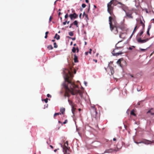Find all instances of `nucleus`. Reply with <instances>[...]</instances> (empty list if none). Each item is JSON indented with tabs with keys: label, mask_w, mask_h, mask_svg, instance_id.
I'll use <instances>...</instances> for the list:
<instances>
[{
	"label": "nucleus",
	"mask_w": 154,
	"mask_h": 154,
	"mask_svg": "<svg viewBox=\"0 0 154 154\" xmlns=\"http://www.w3.org/2000/svg\"><path fill=\"white\" fill-rule=\"evenodd\" d=\"M125 12L127 17H128V18L131 19H132L133 18V17L132 15V14H133L132 11H125Z\"/></svg>",
	"instance_id": "9d476101"
},
{
	"label": "nucleus",
	"mask_w": 154,
	"mask_h": 154,
	"mask_svg": "<svg viewBox=\"0 0 154 154\" xmlns=\"http://www.w3.org/2000/svg\"><path fill=\"white\" fill-rule=\"evenodd\" d=\"M109 67L110 70L111 71V74L112 75H113V74L114 73V70L113 69V68L112 67H110V66H109Z\"/></svg>",
	"instance_id": "a211bd4d"
},
{
	"label": "nucleus",
	"mask_w": 154,
	"mask_h": 154,
	"mask_svg": "<svg viewBox=\"0 0 154 154\" xmlns=\"http://www.w3.org/2000/svg\"><path fill=\"white\" fill-rule=\"evenodd\" d=\"M61 14V13L60 12H59V13H58V15H59V16H60V14Z\"/></svg>",
	"instance_id": "e2e57ef3"
},
{
	"label": "nucleus",
	"mask_w": 154,
	"mask_h": 154,
	"mask_svg": "<svg viewBox=\"0 0 154 154\" xmlns=\"http://www.w3.org/2000/svg\"><path fill=\"white\" fill-rule=\"evenodd\" d=\"M92 51V50L91 49H90L89 53L90 54H91Z\"/></svg>",
	"instance_id": "49530a36"
},
{
	"label": "nucleus",
	"mask_w": 154,
	"mask_h": 154,
	"mask_svg": "<svg viewBox=\"0 0 154 154\" xmlns=\"http://www.w3.org/2000/svg\"><path fill=\"white\" fill-rule=\"evenodd\" d=\"M72 23L73 25H75L76 27H79L78 22L77 20H75Z\"/></svg>",
	"instance_id": "6ab92c4d"
},
{
	"label": "nucleus",
	"mask_w": 154,
	"mask_h": 154,
	"mask_svg": "<svg viewBox=\"0 0 154 154\" xmlns=\"http://www.w3.org/2000/svg\"><path fill=\"white\" fill-rule=\"evenodd\" d=\"M149 39V38H147L145 39L142 40L141 39V38H138L137 39V41L138 43L142 44L148 41Z\"/></svg>",
	"instance_id": "9b49d317"
},
{
	"label": "nucleus",
	"mask_w": 154,
	"mask_h": 154,
	"mask_svg": "<svg viewBox=\"0 0 154 154\" xmlns=\"http://www.w3.org/2000/svg\"><path fill=\"white\" fill-rule=\"evenodd\" d=\"M82 6L83 8H85L86 6V5L85 4H82Z\"/></svg>",
	"instance_id": "72a5a7b5"
},
{
	"label": "nucleus",
	"mask_w": 154,
	"mask_h": 154,
	"mask_svg": "<svg viewBox=\"0 0 154 154\" xmlns=\"http://www.w3.org/2000/svg\"><path fill=\"white\" fill-rule=\"evenodd\" d=\"M140 23L142 25L144 24L141 20H140Z\"/></svg>",
	"instance_id": "58836bf2"
},
{
	"label": "nucleus",
	"mask_w": 154,
	"mask_h": 154,
	"mask_svg": "<svg viewBox=\"0 0 154 154\" xmlns=\"http://www.w3.org/2000/svg\"><path fill=\"white\" fill-rule=\"evenodd\" d=\"M130 114L131 115H133L134 116H136V114H135L134 113V110H132L131 111V113H130Z\"/></svg>",
	"instance_id": "bb28decb"
},
{
	"label": "nucleus",
	"mask_w": 154,
	"mask_h": 154,
	"mask_svg": "<svg viewBox=\"0 0 154 154\" xmlns=\"http://www.w3.org/2000/svg\"><path fill=\"white\" fill-rule=\"evenodd\" d=\"M68 101L69 104L71 106H72L74 105H75V104H74L73 103L72 101L70 100L69 99L68 100Z\"/></svg>",
	"instance_id": "aec40b11"
},
{
	"label": "nucleus",
	"mask_w": 154,
	"mask_h": 154,
	"mask_svg": "<svg viewBox=\"0 0 154 154\" xmlns=\"http://www.w3.org/2000/svg\"><path fill=\"white\" fill-rule=\"evenodd\" d=\"M48 33H49L48 32H46L45 33V38H47V37H48L47 35L48 34Z\"/></svg>",
	"instance_id": "7c9ffc66"
},
{
	"label": "nucleus",
	"mask_w": 154,
	"mask_h": 154,
	"mask_svg": "<svg viewBox=\"0 0 154 154\" xmlns=\"http://www.w3.org/2000/svg\"><path fill=\"white\" fill-rule=\"evenodd\" d=\"M63 77L65 82L63 83V86L65 89L64 96L69 97L71 93L73 95L79 94L81 97H82V92L79 90L76 89L77 86L72 82L73 78L70 71L68 69H65L63 70Z\"/></svg>",
	"instance_id": "f257e3e1"
},
{
	"label": "nucleus",
	"mask_w": 154,
	"mask_h": 154,
	"mask_svg": "<svg viewBox=\"0 0 154 154\" xmlns=\"http://www.w3.org/2000/svg\"><path fill=\"white\" fill-rule=\"evenodd\" d=\"M77 52H79V49L78 47L77 48Z\"/></svg>",
	"instance_id": "052dcab7"
},
{
	"label": "nucleus",
	"mask_w": 154,
	"mask_h": 154,
	"mask_svg": "<svg viewBox=\"0 0 154 154\" xmlns=\"http://www.w3.org/2000/svg\"><path fill=\"white\" fill-rule=\"evenodd\" d=\"M116 138H114L113 139V141H116Z\"/></svg>",
	"instance_id": "bf43d9fd"
},
{
	"label": "nucleus",
	"mask_w": 154,
	"mask_h": 154,
	"mask_svg": "<svg viewBox=\"0 0 154 154\" xmlns=\"http://www.w3.org/2000/svg\"><path fill=\"white\" fill-rule=\"evenodd\" d=\"M151 28V25H149L148 26V28L147 30V35H148L149 36H150L149 31L150 29Z\"/></svg>",
	"instance_id": "dca6fc26"
},
{
	"label": "nucleus",
	"mask_w": 154,
	"mask_h": 154,
	"mask_svg": "<svg viewBox=\"0 0 154 154\" xmlns=\"http://www.w3.org/2000/svg\"><path fill=\"white\" fill-rule=\"evenodd\" d=\"M118 150V148L116 146L114 148H110L109 149H106L104 153H112L114 151H117Z\"/></svg>",
	"instance_id": "6e6552de"
},
{
	"label": "nucleus",
	"mask_w": 154,
	"mask_h": 154,
	"mask_svg": "<svg viewBox=\"0 0 154 154\" xmlns=\"http://www.w3.org/2000/svg\"><path fill=\"white\" fill-rule=\"evenodd\" d=\"M66 22H67V21H66L65 22H63V25H66Z\"/></svg>",
	"instance_id": "a19ab883"
},
{
	"label": "nucleus",
	"mask_w": 154,
	"mask_h": 154,
	"mask_svg": "<svg viewBox=\"0 0 154 154\" xmlns=\"http://www.w3.org/2000/svg\"><path fill=\"white\" fill-rule=\"evenodd\" d=\"M84 83L85 84V86H86L87 83L86 82H84Z\"/></svg>",
	"instance_id": "8fccbe9b"
},
{
	"label": "nucleus",
	"mask_w": 154,
	"mask_h": 154,
	"mask_svg": "<svg viewBox=\"0 0 154 154\" xmlns=\"http://www.w3.org/2000/svg\"><path fill=\"white\" fill-rule=\"evenodd\" d=\"M76 72L75 70L74 71V73H75H75H76Z\"/></svg>",
	"instance_id": "338daca9"
},
{
	"label": "nucleus",
	"mask_w": 154,
	"mask_h": 154,
	"mask_svg": "<svg viewBox=\"0 0 154 154\" xmlns=\"http://www.w3.org/2000/svg\"><path fill=\"white\" fill-rule=\"evenodd\" d=\"M69 38H71L72 39V40H75V38H70V37H69Z\"/></svg>",
	"instance_id": "a18cd8bd"
},
{
	"label": "nucleus",
	"mask_w": 154,
	"mask_h": 154,
	"mask_svg": "<svg viewBox=\"0 0 154 154\" xmlns=\"http://www.w3.org/2000/svg\"><path fill=\"white\" fill-rule=\"evenodd\" d=\"M55 41V40L54 39H53L52 40V42H54Z\"/></svg>",
	"instance_id": "0e129e2a"
},
{
	"label": "nucleus",
	"mask_w": 154,
	"mask_h": 154,
	"mask_svg": "<svg viewBox=\"0 0 154 154\" xmlns=\"http://www.w3.org/2000/svg\"><path fill=\"white\" fill-rule=\"evenodd\" d=\"M119 37L120 38L124 39L125 37V34L124 33H123L122 32H119Z\"/></svg>",
	"instance_id": "4468645a"
},
{
	"label": "nucleus",
	"mask_w": 154,
	"mask_h": 154,
	"mask_svg": "<svg viewBox=\"0 0 154 154\" xmlns=\"http://www.w3.org/2000/svg\"><path fill=\"white\" fill-rule=\"evenodd\" d=\"M150 112H151V110H149L148 111V112H147V113H150Z\"/></svg>",
	"instance_id": "4d7b16f0"
},
{
	"label": "nucleus",
	"mask_w": 154,
	"mask_h": 154,
	"mask_svg": "<svg viewBox=\"0 0 154 154\" xmlns=\"http://www.w3.org/2000/svg\"><path fill=\"white\" fill-rule=\"evenodd\" d=\"M90 9V4L89 3V4L88 8V12L89 11Z\"/></svg>",
	"instance_id": "37998d69"
},
{
	"label": "nucleus",
	"mask_w": 154,
	"mask_h": 154,
	"mask_svg": "<svg viewBox=\"0 0 154 154\" xmlns=\"http://www.w3.org/2000/svg\"><path fill=\"white\" fill-rule=\"evenodd\" d=\"M85 2H86V3H88L89 1H88V0H85Z\"/></svg>",
	"instance_id": "864d4df0"
},
{
	"label": "nucleus",
	"mask_w": 154,
	"mask_h": 154,
	"mask_svg": "<svg viewBox=\"0 0 154 154\" xmlns=\"http://www.w3.org/2000/svg\"><path fill=\"white\" fill-rule=\"evenodd\" d=\"M69 35L71 36H73V33L72 32V31H71V32H69Z\"/></svg>",
	"instance_id": "c85d7f7f"
},
{
	"label": "nucleus",
	"mask_w": 154,
	"mask_h": 154,
	"mask_svg": "<svg viewBox=\"0 0 154 154\" xmlns=\"http://www.w3.org/2000/svg\"><path fill=\"white\" fill-rule=\"evenodd\" d=\"M60 111L61 112V114H63L65 111V109L64 108H61L60 109Z\"/></svg>",
	"instance_id": "4be33fe9"
},
{
	"label": "nucleus",
	"mask_w": 154,
	"mask_h": 154,
	"mask_svg": "<svg viewBox=\"0 0 154 154\" xmlns=\"http://www.w3.org/2000/svg\"><path fill=\"white\" fill-rule=\"evenodd\" d=\"M69 17L70 19L72 20L73 19H75L78 17V15L76 14L75 13L73 14H70L69 15Z\"/></svg>",
	"instance_id": "ddd939ff"
},
{
	"label": "nucleus",
	"mask_w": 154,
	"mask_h": 154,
	"mask_svg": "<svg viewBox=\"0 0 154 154\" xmlns=\"http://www.w3.org/2000/svg\"><path fill=\"white\" fill-rule=\"evenodd\" d=\"M117 4V1L116 0H111L107 5V11L108 12L112 15L111 17L115 18V17L113 14V11L114 7Z\"/></svg>",
	"instance_id": "7ed1b4c3"
},
{
	"label": "nucleus",
	"mask_w": 154,
	"mask_h": 154,
	"mask_svg": "<svg viewBox=\"0 0 154 154\" xmlns=\"http://www.w3.org/2000/svg\"><path fill=\"white\" fill-rule=\"evenodd\" d=\"M75 105H74L72 106V111L73 114V116H75V111L76 109V108H75Z\"/></svg>",
	"instance_id": "2eb2a0df"
},
{
	"label": "nucleus",
	"mask_w": 154,
	"mask_h": 154,
	"mask_svg": "<svg viewBox=\"0 0 154 154\" xmlns=\"http://www.w3.org/2000/svg\"><path fill=\"white\" fill-rule=\"evenodd\" d=\"M142 26H143V28H144V27H145V24H143L142 25Z\"/></svg>",
	"instance_id": "6e6d98bb"
},
{
	"label": "nucleus",
	"mask_w": 154,
	"mask_h": 154,
	"mask_svg": "<svg viewBox=\"0 0 154 154\" xmlns=\"http://www.w3.org/2000/svg\"><path fill=\"white\" fill-rule=\"evenodd\" d=\"M69 21H67L66 23H67V24H69Z\"/></svg>",
	"instance_id": "680f3d73"
},
{
	"label": "nucleus",
	"mask_w": 154,
	"mask_h": 154,
	"mask_svg": "<svg viewBox=\"0 0 154 154\" xmlns=\"http://www.w3.org/2000/svg\"><path fill=\"white\" fill-rule=\"evenodd\" d=\"M47 48L49 50H51L53 49V47L51 45H48L47 47Z\"/></svg>",
	"instance_id": "a878e982"
},
{
	"label": "nucleus",
	"mask_w": 154,
	"mask_h": 154,
	"mask_svg": "<svg viewBox=\"0 0 154 154\" xmlns=\"http://www.w3.org/2000/svg\"><path fill=\"white\" fill-rule=\"evenodd\" d=\"M91 112L92 120L97 121L99 116L97 115V113L96 111V109L94 106H91Z\"/></svg>",
	"instance_id": "20e7f679"
},
{
	"label": "nucleus",
	"mask_w": 154,
	"mask_h": 154,
	"mask_svg": "<svg viewBox=\"0 0 154 154\" xmlns=\"http://www.w3.org/2000/svg\"><path fill=\"white\" fill-rule=\"evenodd\" d=\"M54 47L55 48H57V45L56 43L55 42L54 43Z\"/></svg>",
	"instance_id": "473e14b6"
},
{
	"label": "nucleus",
	"mask_w": 154,
	"mask_h": 154,
	"mask_svg": "<svg viewBox=\"0 0 154 154\" xmlns=\"http://www.w3.org/2000/svg\"><path fill=\"white\" fill-rule=\"evenodd\" d=\"M47 96L48 97H51V96L49 94H47Z\"/></svg>",
	"instance_id": "4c0bfd02"
},
{
	"label": "nucleus",
	"mask_w": 154,
	"mask_h": 154,
	"mask_svg": "<svg viewBox=\"0 0 154 154\" xmlns=\"http://www.w3.org/2000/svg\"><path fill=\"white\" fill-rule=\"evenodd\" d=\"M64 17L65 18H67L68 17V14H67L65 15Z\"/></svg>",
	"instance_id": "c9c22d12"
},
{
	"label": "nucleus",
	"mask_w": 154,
	"mask_h": 154,
	"mask_svg": "<svg viewBox=\"0 0 154 154\" xmlns=\"http://www.w3.org/2000/svg\"><path fill=\"white\" fill-rule=\"evenodd\" d=\"M87 14H85V12H84L83 14V17H85V15H86Z\"/></svg>",
	"instance_id": "c03bdc74"
},
{
	"label": "nucleus",
	"mask_w": 154,
	"mask_h": 154,
	"mask_svg": "<svg viewBox=\"0 0 154 154\" xmlns=\"http://www.w3.org/2000/svg\"><path fill=\"white\" fill-rule=\"evenodd\" d=\"M118 27L119 28V30L121 32L122 31L126 30L127 29V28L126 26L124 24H122L119 25L118 24Z\"/></svg>",
	"instance_id": "1a4fd4ad"
},
{
	"label": "nucleus",
	"mask_w": 154,
	"mask_h": 154,
	"mask_svg": "<svg viewBox=\"0 0 154 154\" xmlns=\"http://www.w3.org/2000/svg\"><path fill=\"white\" fill-rule=\"evenodd\" d=\"M73 45H74V46H75L76 45V44H74Z\"/></svg>",
	"instance_id": "774afa93"
},
{
	"label": "nucleus",
	"mask_w": 154,
	"mask_h": 154,
	"mask_svg": "<svg viewBox=\"0 0 154 154\" xmlns=\"http://www.w3.org/2000/svg\"><path fill=\"white\" fill-rule=\"evenodd\" d=\"M109 21L110 29L111 32L115 34H117L118 32H121V31L119 30L118 24L115 18L109 16Z\"/></svg>",
	"instance_id": "f03ea898"
},
{
	"label": "nucleus",
	"mask_w": 154,
	"mask_h": 154,
	"mask_svg": "<svg viewBox=\"0 0 154 154\" xmlns=\"http://www.w3.org/2000/svg\"><path fill=\"white\" fill-rule=\"evenodd\" d=\"M140 50L141 51H144L146 50V49H143V48H140Z\"/></svg>",
	"instance_id": "79ce46f5"
},
{
	"label": "nucleus",
	"mask_w": 154,
	"mask_h": 154,
	"mask_svg": "<svg viewBox=\"0 0 154 154\" xmlns=\"http://www.w3.org/2000/svg\"><path fill=\"white\" fill-rule=\"evenodd\" d=\"M50 147L52 148V149H53V146H51V145H50Z\"/></svg>",
	"instance_id": "13d9d810"
},
{
	"label": "nucleus",
	"mask_w": 154,
	"mask_h": 154,
	"mask_svg": "<svg viewBox=\"0 0 154 154\" xmlns=\"http://www.w3.org/2000/svg\"><path fill=\"white\" fill-rule=\"evenodd\" d=\"M67 122V120H65V121L63 122V124H65Z\"/></svg>",
	"instance_id": "e433bc0d"
},
{
	"label": "nucleus",
	"mask_w": 154,
	"mask_h": 154,
	"mask_svg": "<svg viewBox=\"0 0 154 154\" xmlns=\"http://www.w3.org/2000/svg\"><path fill=\"white\" fill-rule=\"evenodd\" d=\"M74 62L75 63H77L78 62V57L76 56L75 54H74Z\"/></svg>",
	"instance_id": "f3484780"
},
{
	"label": "nucleus",
	"mask_w": 154,
	"mask_h": 154,
	"mask_svg": "<svg viewBox=\"0 0 154 154\" xmlns=\"http://www.w3.org/2000/svg\"><path fill=\"white\" fill-rule=\"evenodd\" d=\"M119 42H118L116 44L115 46V48L114 49L112 52V53L113 56H117L122 54L121 51H119V52H116V51L117 50H121L123 48V46H120L119 45Z\"/></svg>",
	"instance_id": "39448f33"
},
{
	"label": "nucleus",
	"mask_w": 154,
	"mask_h": 154,
	"mask_svg": "<svg viewBox=\"0 0 154 154\" xmlns=\"http://www.w3.org/2000/svg\"><path fill=\"white\" fill-rule=\"evenodd\" d=\"M121 59H119L117 61V63L118 64H119L120 66H122L121 65Z\"/></svg>",
	"instance_id": "cd10ccee"
},
{
	"label": "nucleus",
	"mask_w": 154,
	"mask_h": 154,
	"mask_svg": "<svg viewBox=\"0 0 154 154\" xmlns=\"http://www.w3.org/2000/svg\"><path fill=\"white\" fill-rule=\"evenodd\" d=\"M144 31L143 30H141L138 34L139 36H140L143 33Z\"/></svg>",
	"instance_id": "5701e85b"
},
{
	"label": "nucleus",
	"mask_w": 154,
	"mask_h": 154,
	"mask_svg": "<svg viewBox=\"0 0 154 154\" xmlns=\"http://www.w3.org/2000/svg\"><path fill=\"white\" fill-rule=\"evenodd\" d=\"M94 7L95 8H97V7H96V6L95 5H94Z\"/></svg>",
	"instance_id": "69168bd1"
},
{
	"label": "nucleus",
	"mask_w": 154,
	"mask_h": 154,
	"mask_svg": "<svg viewBox=\"0 0 154 154\" xmlns=\"http://www.w3.org/2000/svg\"><path fill=\"white\" fill-rule=\"evenodd\" d=\"M137 25H136L135 27L134 28V31H133V32L132 34V35H131V37L132 36V35H133V34H134V33L136 31V29H137Z\"/></svg>",
	"instance_id": "b1692460"
},
{
	"label": "nucleus",
	"mask_w": 154,
	"mask_h": 154,
	"mask_svg": "<svg viewBox=\"0 0 154 154\" xmlns=\"http://www.w3.org/2000/svg\"><path fill=\"white\" fill-rule=\"evenodd\" d=\"M52 18V17L51 16L50 17V18H49V21H50V22L51 21Z\"/></svg>",
	"instance_id": "de8ad7c7"
},
{
	"label": "nucleus",
	"mask_w": 154,
	"mask_h": 154,
	"mask_svg": "<svg viewBox=\"0 0 154 154\" xmlns=\"http://www.w3.org/2000/svg\"><path fill=\"white\" fill-rule=\"evenodd\" d=\"M68 146V142L66 141L64 143L63 147V152L64 154H69L70 151L69 148L67 147Z\"/></svg>",
	"instance_id": "423d86ee"
},
{
	"label": "nucleus",
	"mask_w": 154,
	"mask_h": 154,
	"mask_svg": "<svg viewBox=\"0 0 154 154\" xmlns=\"http://www.w3.org/2000/svg\"><path fill=\"white\" fill-rule=\"evenodd\" d=\"M60 35H58L57 33L56 34L55 36L54 37V38H56L57 40H59L60 39Z\"/></svg>",
	"instance_id": "412c9836"
},
{
	"label": "nucleus",
	"mask_w": 154,
	"mask_h": 154,
	"mask_svg": "<svg viewBox=\"0 0 154 154\" xmlns=\"http://www.w3.org/2000/svg\"><path fill=\"white\" fill-rule=\"evenodd\" d=\"M88 52H85V54L86 55H88Z\"/></svg>",
	"instance_id": "09e8293b"
},
{
	"label": "nucleus",
	"mask_w": 154,
	"mask_h": 154,
	"mask_svg": "<svg viewBox=\"0 0 154 154\" xmlns=\"http://www.w3.org/2000/svg\"><path fill=\"white\" fill-rule=\"evenodd\" d=\"M76 49L75 47H73L72 49V51L73 53H75L76 51Z\"/></svg>",
	"instance_id": "c756f323"
},
{
	"label": "nucleus",
	"mask_w": 154,
	"mask_h": 154,
	"mask_svg": "<svg viewBox=\"0 0 154 154\" xmlns=\"http://www.w3.org/2000/svg\"><path fill=\"white\" fill-rule=\"evenodd\" d=\"M73 25V23H72L70 24V26H69V28H70L72 27V26Z\"/></svg>",
	"instance_id": "ea45409f"
},
{
	"label": "nucleus",
	"mask_w": 154,
	"mask_h": 154,
	"mask_svg": "<svg viewBox=\"0 0 154 154\" xmlns=\"http://www.w3.org/2000/svg\"><path fill=\"white\" fill-rule=\"evenodd\" d=\"M117 4L120 5V6H119V7L121 8L125 11V10L127 9V7L125 5L122 4L121 2H118Z\"/></svg>",
	"instance_id": "f8f14e48"
},
{
	"label": "nucleus",
	"mask_w": 154,
	"mask_h": 154,
	"mask_svg": "<svg viewBox=\"0 0 154 154\" xmlns=\"http://www.w3.org/2000/svg\"><path fill=\"white\" fill-rule=\"evenodd\" d=\"M94 60V61H95V62L96 63H97V60H96L94 59V60Z\"/></svg>",
	"instance_id": "5fc2aeb1"
},
{
	"label": "nucleus",
	"mask_w": 154,
	"mask_h": 154,
	"mask_svg": "<svg viewBox=\"0 0 154 154\" xmlns=\"http://www.w3.org/2000/svg\"><path fill=\"white\" fill-rule=\"evenodd\" d=\"M85 17V18L86 20H88V15L87 14H86V15H85V17Z\"/></svg>",
	"instance_id": "2f4dec72"
},
{
	"label": "nucleus",
	"mask_w": 154,
	"mask_h": 154,
	"mask_svg": "<svg viewBox=\"0 0 154 154\" xmlns=\"http://www.w3.org/2000/svg\"><path fill=\"white\" fill-rule=\"evenodd\" d=\"M48 99L47 98H46V99H45L44 100L46 103H47L48 102Z\"/></svg>",
	"instance_id": "f704fd0d"
},
{
	"label": "nucleus",
	"mask_w": 154,
	"mask_h": 154,
	"mask_svg": "<svg viewBox=\"0 0 154 154\" xmlns=\"http://www.w3.org/2000/svg\"><path fill=\"white\" fill-rule=\"evenodd\" d=\"M58 149H55L54 150V151L55 152H56L57 151V150H58Z\"/></svg>",
	"instance_id": "3c124183"
},
{
	"label": "nucleus",
	"mask_w": 154,
	"mask_h": 154,
	"mask_svg": "<svg viewBox=\"0 0 154 154\" xmlns=\"http://www.w3.org/2000/svg\"><path fill=\"white\" fill-rule=\"evenodd\" d=\"M82 13H81V14H80L79 15V17H80V18H81V16H82Z\"/></svg>",
	"instance_id": "603ef678"
},
{
	"label": "nucleus",
	"mask_w": 154,
	"mask_h": 154,
	"mask_svg": "<svg viewBox=\"0 0 154 154\" xmlns=\"http://www.w3.org/2000/svg\"><path fill=\"white\" fill-rule=\"evenodd\" d=\"M61 113L60 112L59 113H55L54 115V119L55 118V116H57L59 115H61Z\"/></svg>",
	"instance_id": "393cba45"
},
{
	"label": "nucleus",
	"mask_w": 154,
	"mask_h": 154,
	"mask_svg": "<svg viewBox=\"0 0 154 154\" xmlns=\"http://www.w3.org/2000/svg\"><path fill=\"white\" fill-rule=\"evenodd\" d=\"M134 143L137 144L143 143L146 144L148 145L151 144L152 143H154V141L153 140L152 141H151L147 140H144L143 141H141L140 142H137L136 141H134Z\"/></svg>",
	"instance_id": "0eeeda50"
}]
</instances>
